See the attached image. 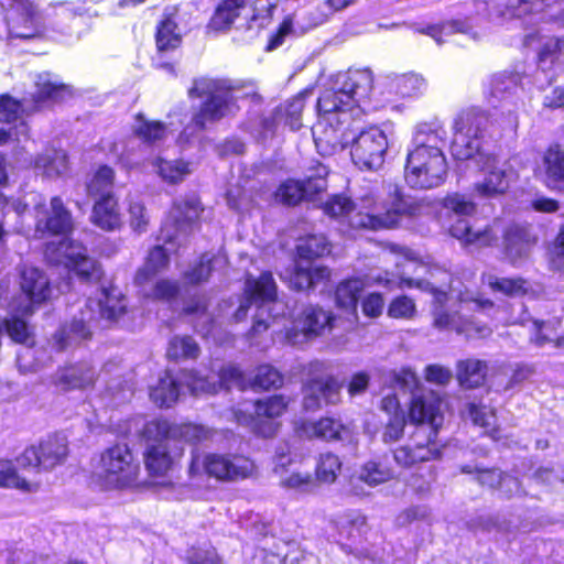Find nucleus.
<instances>
[{
  "instance_id": "nucleus-41",
  "label": "nucleus",
  "mask_w": 564,
  "mask_h": 564,
  "mask_svg": "<svg viewBox=\"0 0 564 564\" xmlns=\"http://www.w3.org/2000/svg\"><path fill=\"white\" fill-rule=\"evenodd\" d=\"M468 414L473 423L482 427L492 440H500L499 429L496 425V411L491 405L481 402H470L468 404Z\"/></svg>"
},
{
  "instance_id": "nucleus-4",
  "label": "nucleus",
  "mask_w": 564,
  "mask_h": 564,
  "mask_svg": "<svg viewBox=\"0 0 564 564\" xmlns=\"http://www.w3.org/2000/svg\"><path fill=\"white\" fill-rule=\"evenodd\" d=\"M323 209L328 216L347 223L351 228L379 230L394 227L403 215L414 214L416 207L394 187L387 203H377L372 195L355 200L334 195L324 204Z\"/></svg>"
},
{
  "instance_id": "nucleus-50",
  "label": "nucleus",
  "mask_w": 564,
  "mask_h": 564,
  "mask_svg": "<svg viewBox=\"0 0 564 564\" xmlns=\"http://www.w3.org/2000/svg\"><path fill=\"white\" fill-rule=\"evenodd\" d=\"M366 283L361 279H349L341 282L336 290V303L345 310L356 311L357 302L360 293L364 291Z\"/></svg>"
},
{
  "instance_id": "nucleus-8",
  "label": "nucleus",
  "mask_w": 564,
  "mask_h": 564,
  "mask_svg": "<svg viewBox=\"0 0 564 564\" xmlns=\"http://www.w3.org/2000/svg\"><path fill=\"white\" fill-rule=\"evenodd\" d=\"M188 95L191 98L204 99L193 116V124L198 130L234 115L239 108L237 101L241 98L239 90L229 87L226 80L205 77L194 80Z\"/></svg>"
},
{
  "instance_id": "nucleus-44",
  "label": "nucleus",
  "mask_w": 564,
  "mask_h": 564,
  "mask_svg": "<svg viewBox=\"0 0 564 564\" xmlns=\"http://www.w3.org/2000/svg\"><path fill=\"white\" fill-rule=\"evenodd\" d=\"M310 96H312V90L305 89L288 100L278 109L276 116L279 120L284 121L292 130H299L302 127L301 115L304 109L305 99Z\"/></svg>"
},
{
  "instance_id": "nucleus-25",
  "label": "nucleus",
  "mask_w": 564,
  "mask_h": 564,
  "mask_svg": "<svg viewBox=\"0 0 564 564\" xmlns=\"http://www.w3.org/2000/svg\"><path fill=\"white\" fill-rule=\"evenodd\" d=\"M535 173L549 188L564 191V151L560 145H551L544 152Z\"/></svg>"
},
{
  "instance_id": "nucleus-36",
  "label": "nucleus",
  "mask_w": 564,
  "mask_h": 564,
  "mask_svg": "<svg viewBox=\"0 0 564 564\" xmlns=\"http://www.w3.org/2000/svg\"><path fill=\"white\" fill-rule=\"evenodd\" d=\"M0 487L25 492L42 490L39 480H31L21 476L17 471L14 463L10 459H0Z\"/></svg>"
},
{
  "instance_id": "nucleus-15",
  "label": "nucleus",
  "mask_w": 564,
  "mask_h": 564,
  "mask_svg": "<svg viewBox=\"0 0 564 564\" xmlns=\"http://www.w3.org/2000/svg\"><path fill=\"white\" fill-rule=\"evenodd\" d=\"M68 455L67 440L64 435L54 434L41 441L37 446L26 447L18 457L21 468H39L51 470L62 465Z\"/></svg>"
},
{
  "instance_id": "nucleus-23",
  "label": "nucleus",
  "mask_w": 564,
  "mask_h": 564,
  "mask_svg": "<svg viewBox=\"0 0 564 564\" xmlns=\"http://www.w3.org/2000/svg\"><path fill=\"white\" fill-rule=\"evenodd\" d=\"M11 39H32L43 31L42 19L33 3L17 0L14 15L8 22Z\"/></svg>"
},
{
  "instance_id": "nucleus-16",
  "label": "nucleus",
  "mask_w": 564,
  "mask_h": 564,
  "mask_svg": "<svg viewBox=\"0 0 564 564\" xmlns=\"http://www.w3.org/2000/svg\"><path fill=\"white\" fill-rule=\"evenodd\" d=\"M334 315L318 306H307L293 321L292 327L285 329V340L291 345H301L317 336L330 332L334 327Z\"/></svg>"
},
{
  "instance_id": "nucleus-58",
  "label": "nucleus",
  "mask_w": 564,
  "mask_h": 564,
  "mask_svg": "<svg viewBox=\"0 0 564 564\" xmlns=\"http://www.w3.org/2000/svg\"><path fill=\"white\" fill-rule=\"evenodd\" d=\"M358 477L367 485L376 486L390 480L392 477V471L389 467L382 465L381 463L371 460L361 467Z\"/></svg>"
},
{
  "instance_id": "nucleus-35",
  "label": "nucleus",
  "mask_w": 564,
  "mask_h": 564,
  "mask_svg": "<svg viewBox=\"0 0 564 564\" xmlns=\"http://www.w3.org/2000/svg\"><path fill=\"white\" fill-rule=\"evenodd\" d=\"M185 372L186 371L182 372L180 380L174 379L169 372H166L164 377L160 378L158 384L151 388V400L161 408L172 406L178 399L180 384H185L187 387L184 378Z\"/></svg>"
},
{
  "instance_id": "nucleus-46",
  "label": "nucleus",
  "mask_w": 564,
  "mask_h": 564,
  "mask_svg": "<svg viewBox=\"0 0 564 564\" xmlns=\"http://www.w3.org/2000/svg\"><path fill=\"white\" fill-rule=\"evenodd\" d=\"M482 283L488 285L495 293H501L509 296H520L528 292L529 284L521 278H498L492 274H485Z\"/></svg>"
},
{
  "instance_id": "nucleus-3",
  "label": "nucleus",
  "mask_w": 564,
  "mask_h": 564,
  "mask_svg": "<svg viewBox=\"0 0 564 564\" xmlns=\"http://www.w3.org/2000/svg\"><path fill=\"white\" fill-rule=\"evenodd\" d=\"M487 122L485 113L474 109L458 113L453 122L451 150L457 160H469L477 154L484 177L475 184L474 191L481 197L491 198L505 194L518 174L509 161L480 152V139Z\"/></svg>"
},
{
  "instance_id": "nucleus-14",
  "label": "nucleus",
  "mask_w": 564,
  "mask_h": 564,
  "mask_svg": "<svg viewBox=\"0 0 564 564\" xmlns=\"http://www.w3.org/2000/svg\"><path fill=\"white\" fill-rule=\"evenodd\" d=\"M200 212V203L195 195L176 199L162 227V239L169 243H180L197 228Z\"/></svg>"
},
{
  "instance_id": "nucleus-17",
  "label": "nucleus",
  "mask_w": 564,
  "mask_h": 564,
  "mask_svg": "<svg viewBox=\"0 0 564 564\" xmlns=\"http://www.w3.org/2000/svg\"><path fill=\"white\" fill-rule=\"evenodd\" d=\"M290 402V398L281 394L260 399L254 403V417L237 415V421L240 424H251L252 430L263 437H271L280 427L276 419L285 412Z\"/></svg>"
},
{
  "instance_id": "nucleus-10",
  "label": "nucleus",
  "mask_w": 564,
  "mask_h": 564,
  "mask_svg": "<svg viewBox=\"0 0 564 564\" xmlns=\"http://www.w3.org/2000/svg\"><path fill=\"white\" fill-rule=\"evenodd\" d=\"M448 171L443 151L409 150L404 167L405 182L413 188L430 189L445 182Z\"/></svg>"
},
{
  "instance_id": "nucleus-34",
  "label": "nucleus",
  "mask_w": 564,
  "mask_h": 564,
  "mask_svg": "<svg viewBox=\"0 0 564 564\" xmlns=\"http://www.w3.org/2000/svg\"><path fill=\"white\" fill-rule=\"evenodd\" d=\"M522 324L528 326L531 341L535 345L543 346L547 343H555L556 346L564 345V335L558 332V327L562 325L560 318H552L547 322L528 319L522 321Z\"/></svg>"
},
{
  "instance_id": "nucleus-45",
  "label": "nucleus",
  "mask_w": 564,
  "mask_h": 564,
  "mask_svg": "<svg viewBox=\"0 0 564 564\" xmlns=\"http://www.w3.org/2000/svg\"><path fill=\"white\" fill-rule=\"evenodd\" d=\"M145 467L151 475L163 476L173 465L165 443L149 445L144 454Z\"/></svg>"
},
{
  "instance_id": "nucleus-48",
  "label": "nucleus",
  "mask_w": 564,
  "mask_h": 564,
  "mask_svg": "<svg viewBox=\"0 0 564 564\" xmlns=\"http://www.w3.org/2000/svg\"><path fill=\"white\" fill-rule=\"evenodd\" d=\"M134 134L140 138L143 142L155 144L160 141H164L170 131L160 121L147 120L142 115L135 117L133 124Z\"/></svg>"
},
{
  "instance_id": "nucleus-49",
  "label": "nucleus",
  "mask_w": 564,
  "mask_h": 564,
  "mask_svg": "<svg viewBox=\"0 0 564 564\" xmlns=\"http://www.w3.org/2000/svg\"><path fill=\"white\" fill-rule=\"evenodd\" d=\"M113 178L115 172L111 167L107 165L99 166L87 183L88 195L96 198L113 196Z\"/></svg>"
},
{
  "instance_id": "nucleus-37",
  "label": "nucleus",
  "mask_w": 564,
  "mask_h": 564,
  "mask_svg": "<svg viewBox=\"0 0 564 564\" xmlns=\"http://www.w3.org/2000/svg\"><path fill=\"white\" fill-rule=\"evenodd\" d=\"M156 174L169 184L183 182L193 172V165L182 159L165 160L158 158L153 162Z\"/></svg>"
},
{
  "instance_id": "nucleus-55",
  "label": "nucleus",
  "mask_w": 564,
  "mask_h": 564,
  "mask_svg": "<svg viewBox=\"0 0 564 564\" xmlns=\"http://www.w3.org/2000/svg\"><path fill=\"white\" fill-rule=\"evenodd\" d=\"M297 252L302 260L307 261L313 258L323 257L330 252L329 243L324 236H310L299 246Z\"/></svg>"
},
{
  "instance_id": "nucleus-56",
  "label": "nucleus",
  "mask_w": 564,
  "mask_h": 564,
  "mask_svg": "<svg viewBox=\"0 0 564 564\" xmlns=\"http://www.w3.org/2000/svg\"><path fill=\"white\" fill-rule=\"evenodd\" d=\"M462 471L465 474H474L476 475V480L488 490H495L502 488L503 484L507 481H511L510 477L502 476V473L498 469H478L471 466H463Z\"/></svg>"
},
{
  "instance_id": "nucleus-7",
  "label": "nucleus",
  "mask_w": 564,
  "mask_h": 564,
  "mask_svg": "<svg viewBox=\"0 0 564 564\" xmlns=\"http://www.w3.org/2000/svg\"><path fill=\"white\" fill-rule=\"evenodd\" d=\"M252 305L257 306L252 336L267 330L270 322L275 323L280 316L285 315L288 305L276 299V284L270 272H263L258 279L247 278L245 296L235 313V319H243Z\"/></svg>"
},
{
  "instance_id": "nucleus-29",
  "label": "nucleus",
  "mask_w": 564,
  "mask_h": 564,
  "mask_svg": "<svg viewBox=\"0 0 564 564\" xmlns=\"http://www.w3.org/2000/svg\"><path fill=\"white\" fill-rule=\"evenodd\" d=\"M534 242L535 240L531 237L528 229L521 226L511 225L505 230L503 243L506 254L513 264L528 258Z\"/></svg>"
},
{
  "instance_id": "nucleus-5",
  "label": "nucleus",
  "mask_w": 564,
  "mask_h": 564,
  "mask_svg": "<svg viewBox=\"0 0 564 564\" xmlns=\"http://www.w3.org/2000/svg\"><path fill=\"white\" fill-rule=\"evenodd\" d=\"M409 417L410 422L415 424V431L411 436L414 445L397 448L393 453L395 463L409 467L437 458L440 456V447L436 443L437 432L444 421L442 399L433 392L414 395Z\"/></svg>"
},
{
  "instance_id": "nucleus-21",
  "label": "nucleus",
  "mask_w": 564,
  "mask_h": 564,
  "mask_svg": "<svg viewBox=\"0 0 564 564\" xmlns=\"http://www.w3.org/2000/svg\"><path fill=\"white\" fill-rule=\"evenodd\" d=\"M295 432L305 438L324 441L352 442L355 434L349 425L333 417H322L317 421H300L295 423Z\"/></svg>"
},
{
  "instance_id": "nucleus-52",
  "label": "nucleus",
  "mask_w": 564,
  "mask_h": 564,
  "mask_svg": "<svg viewBox=\"0 0 564 564\" xmlns=\"http://www.w3.org/2000/svg\"><path fill=\"white\" fill-rule=\"evenodd\" d=\"M182 42L181 33L176 23L171 18H165L158 25L156 47L160 52L175 50Z\"/></svg>"
},
{
  "instance_id": "nucleus-42",
  "label": "nucleus",
  "mask_w": 564,
  "mask_h": 564,
  "mask_svg": "<svg viewBox=\"0 0 564 564\" xmlns=\"http://www.w3.org/2000/svg\"><path fill=\"white\" fill-rule=\"evenodd\" d=\"M35 87L36 107H40V102L46 100L59 101L69 95L68 88L65 85L58 84L50 74L37 75Z\"/></svg>"
},
{
  "instance_id": "nucleus-9",
  "label": "nucleus",
  "mask_w": 564,
  "mask_h": 564,
  "mask_svg": "<svg viewBox=\"0 0 564 564\" xmlns=\"http://www.w3.org/2000/svg\"><path fill=\"white\" fill-rule=\"evenodd\" d=\"M98 468V477L108 490H126L139 485L140 465L127 444L105 449Z\"/></svg>"
},
{
  "instance_id": "nucleus-54",
  "label": "nucleus",
  "mask_w": 564,
  "mask_h": 564,
  "mask_svg": "<svg viewBox=\"0 0 564 564\" xmlns=\"http://www.w3.org/2000/svg\"><path fill=\"white\" fill-rule=\"evenodd\" d=\"M340 467L341 462L338 456L333 453L321 454L315 469L316 480L326 484L334 482Z\"/></svg>"
},
{
  "instance_id": "nucleus-18",
  "label": "nucleus",
  "mask_w": 564,
  "mask_h": 564,
  "mask_svg": "<svg viewBox=\"0 0 564 564\" xmlns=\"http://www.w3.org/2000/svg\"><path fill=\"white\" fill-rule=\"evenodd\" d=\"M558 0H507L500 14L506 18L525 19L531 22H554L564 26V8H554Z\"/></svg>"
},
{
  "instance_id": "nucleus-26",
  "label": "nucleus",
  "mask_w": 564,
  "mask_h": 564,
  "mask_svg": "<svg viewBox=\"0 0 564 564\" xmlns=\"http://www.w3.org/2000/svg\"><path fill=\"white\" fill-rule=\"evenodd\" d=\"M383 91L387 94V101H392V96L401 98H415L423 95L427 88L426 80L423 76L409 73L387 77L382 83Z\"/></svg>"
},
{
  "instance_id": "nucleus-13",
  "label": "nucleus",
  "mask_w": 564,
  "mask_h": 564,
  "mask_svg": "<svg viewBox=\"0 0 564 564\" xmlns=\"http://www.w3.org/2000/svg\"><path fill=\"white\" fill-rule=\"evenodd\" d=\"M45 256L50 262L63 264L83 280L96 278L98 274L95 261L86 254V248L68 238L50 241Z\"/></svg>"
},
{
  "instance_id": "nucleus-64",
  "label": "nucleus",
  "mask_w": 564,
  "mask_h": 564,
  "mask_svg": "<svg viewBox=\"0 0 564 564\" xmlns=\"http://www.w3.org/2000/svg\"><path fill=\"white\" fill-rule=\"evenodd\" d=\"M387 313L391 318L411 319L415 316L416 305L405 295L397 296L389 304Z\"/></svg>"
},
{
  "instance_id": "nucleus-12",
  "label": "nucleus",
  "mask_w": 564,
  "mask_h": 564,
  "mask_svg": "<svg viewBox=\"0 0 564 564\" xmlns=\"http://www.w3.org/2000/svg\"><path fill=\"white\" fill-rule=\"evenodd\" d=\"M351 159L352 162L365 170H378L384 162L389 148L388 134L377 126L369 127L355 135L351 132Z\"/></svg>"
},
{
  "instance_id": "nucleus-19",
  "label": "nucleus",
  "mask_w": 564,
  "mask_h": 564,
  "mask_svg": "<svg viewBox=\"0 0 564 564\" xmlns=\"http://www.w3.org/2000/svg\"><path fill=\"white\" fill-rule=\"evenodd\" d=\"M327 174V167L318 164L316 174L308 176L305 181L288 180L282 183L275 192V199L285 205H296L303 199L313 200L326 188Z\"/></svg>"
},
{
  "instance_id": "nucleus-1",
  "label": "nucleus",
  "mask_w": 564,
  "mask_h": 564,
  "mask_svg": "<svg viewBox=\"0 0 564 564\" xmlns=\"http://www.w3.org/2000/svg\"><path fill=\"white\" fill-rule=\"evenodd\" d=\"M373 76L369 69L340 74L336 87L317 100L318 121L312 128L317 151L332 155L350 144V119L366 104L372 91Z\"/></svg>"
},
{
  "instance_id": "nucleus-60",
  "label": "nucleus",
  "mask_w": 564,
  "mask_h": 564,
  "mask_svg": "<svg viewBox=\"0 0 564 564\" xmlns=\"http://www.w3.org/2000/svg\"><path fill=\"white\" fill-rule=\"evenodd\" d=\"M283 383L282 375L270 365H262L257 368L253 380L250 381V387L270 389L279 388Z\"/></svg>"
},
{
  "instance_id": "nucleus-31",
  "label": "nucleus",
  "mask_w": 564,
  "mask_h": 564,
  "mask_svg": "<svg viewBox=\"0 0 564 564\" xmlns=\"http://www.w3.org/2000/svg\"><path fill=\"white\" fill-rule=\"evenodd\" d=\"M93 224L102 230L112 231L118 229L122 221L115 196L97 198L90 216Z\"/></svg>"
},
{
  "instance_id": "nucleus-2",
  "label": "nucleus",
  "mask_w": 564,
  "mask_h": 564,
  "mask_svg": "<svg viewBox=\"0 0 564 564\" xmlns=\"http://www.w3.org/2000/svg\"><path fill=\"white\" fill-rule=\"evenodd\" d=\"M430 280H414V279H400L399 282L391 278L389 273L379 274L373 278V283L382 285L388 290L394 289L397 285L402 288L415 286L422 291L432 294V315L433 325L438 329H454L459 334L466 336L478 335L481 337L487 336L490 330L482 326L479 327L474 321L466 318L463 310H485L492 306L489 300H481L474 295L473 292L459 286L454 285L449 273L446 270L434 268L431 272Z\"/></svg>"
},
{
  "instance_id": "nucleus-51",
  "label": "nucleus",
  "mask_w": 564,
  "mask_h": 564,
  "mask_svg": "<svg viewBox=\"0 0 564 564\" xmlns=\"http://www.w3.org/2000/svg\"><path fill=\"white\" fill-rule=\"evenodd\" d=\"M420 32L434 39L437 44H442L443 42H445L446 40L444 37L456 33L467 34L471 39L477 37V34L473 32L471 26H469L466 22L463 21H451L442 25H430L426 29L421 30Z\"/></svg>"
},
{
  "instance_id": "nucleus-33",
  "label": "nucleus",
  "mask_w": 564,
  "mask_h": 564,
  "mask_svg": "<svg viewBox=\"0 0 564 564\" xmlns=\"http://www.w3.org/2000/svg\"><path fill=\"white\" fill-rule=\"evenodd\" d=\"M446 130L436 123L420 124L413 137V150H425L426 152L443 151L446 145Z\"/></svg>"
},
{
  "instance_id": "nucleus-43",
  "label": "nucleus",
  "mask_w": 564,
  "mask_h": 564,
  "mask_svg": "<svg viewBox=\"0 0 564 564\" xmlns=\"http://www.w3.org/2000/svg\"><path fill=\"white\" fill-rule=\"evenodd\" d=\"M486 373L487 365L481 360L466 359L457 364V379L465 388H476L482 384Z\"/></svg>"
},
{
  "instance_id": "nucleus-38",
  "label": "nucleus",
  "mask_w": 564,
  "mask_h": 564,
  "mask_svg": "<svg viewBox=\"0 0 564 564\" xmlns=\"http://www.w3.org/2000/svg\"><path fill=\"white\" fill-rule=\"evenodd\" d=\"M34 169L45 177L59 176L67 171L66 153L63 150H46L36 158Z\"/></svg>"
},
{
  "instance_id": "nucleus-63",
  "label": "nucleus",
  "mask_w": 564,
  "mask_h": 564,
  "mask_svg": "<svg viewBox=\"0 0 564 564\" xmlns=\"http://www.w3.org/2000/svg\"><path fill=\"white\" fill-rule=\"evenodd\" d=\"M443 206L446 210L453 213L454 217L469 216L476 209L475 204L470 199L458 193L447 195L444 198Z\"/></svg>"
},
{
  "instance_id": "nucleus-53",
  "label": "nucleus",
  "mask_w": 564,
  "mask_h": 564,
  "mask_svg": "<svg viewBox=\"0 0 564 564\" xmlns=\"http://www.w3.org/2000/svg\"><path fill=\"white\" fill-rule=\"evenodd\" d=\"M187 314L196 315L195 328L203 336L207 337L213 334L214 318L206 310L205 299H198L188 303L185 307Z\"/></svg>"
},
{
  "instance_id": "nucleus-6",
  "label": "nucleus",
  "mask_w": 564,
  "mask_h": 564,
  "mask_svg": "<svg viewBox=\"0 0 564 564\" xmlns=\"http://www.w3.org/2000/svg\"><path fill=\"white\" fill-rule=\"evenodd\" d=\"M127 301L118 288L110 286L100 290L98 299H88L86 310L79 318H74L55 335L58 350H65L79 345L91 336V325L98 318L118 319L126 311Z\"/></svg>"
},
{
  "instance_id": "nucleus-11",
  "label": "nucleus",
  "mask_w": 564,
  "mask_h": 564,
  "mask_svg": "<svg viewBox=\"0 0 564 564\" xmlns=\"http://www.w3.org/2000/svg\"><path fill=\"white\" fill-rule=\"evenodd\" d=\"M203 473L221 481H238L252 477L256 466L252 460L243 456L229 457L217 454L200 456L193 453L189 474L195 476Z\"/></svg>"
},
{
  "instance_id": "nucleus-30",
  "label": "nucleus",
  "mask_w": 564,
  "mask_h": 564,
  "mask_svg": "<svg viewBox=\"0 0 564 564\" xmlns=\"http://www.w3.org/2000/svg\"><path fill=\"white\" fill-rule=\"evenodd\" d=\"M329 275L330 272L326 267L313 265L301 259L295 263L294 271L290 276V284L297 291H304L326 281Z\"/></svg>"
},
{
  "instance_id": "nucleus-62",
  "label": "nucleus",
  "mask_w": 564,
  "mask_h": 564,
  "mask_svg": "<svg viewBox=\"0 0 564 564\" xmlns=\"http://www.w3.org/2000/svg\"><path fill=\"white\" fill-rule=\"evenodd\" d=\"M174 424L166 420L155 419L149 421L142 431V435L148 441L156 442V444L164 443L165 440L172 438V430Z\"/></svg>"
},
{
  "instance_id": "nucleus-47",
  "label": "nucleus",
  "mask_w": 564,
  "mask_h": 564,
  "mask_svg": "<svg viewBox=\"0 0 564 564\" xmlns=\"http://www.w3.org/2000/svg\"><path fill=\"white\" fill-rule=\"evenodd\" d=\"M245 7L246 0H224L210 20V26L217 31L228 29Z\"/></svg>"
},
{
  "instance_id": "nucleus-28",
  "label": "nucleus",
  "mask_w": 564,
  "mask_h": 564,
  "mask_svg": "<svg viewBox=\"0 0 564 564\" xmlns=\"http://www.w3.org/2000/svg\"><path fill=\"white\" fill-rule=\"evenodd\" d=\"M227 265L226 254L206 252L199 260L191 265L183 273V282L188 285H198L209 280L212 272L220 270Z\"/></svg>"
},
{
  "instance_id": "nucleus-61",
  "label": "nucleus",
  "mask_w": 564,
  "mask_h": 564,
  "mask_svg": "<svg viewBox=\"0 0 564 564\" xmlns=\"http://www.w3.org/2000/svg\"><path fill=\"white\" fill-rule=\"evenodd\" d=\"M209 436V430L203 425L192 423L174 424V429L172 430L173 440H183L191 443L207 440Z\"/></svg>"
},
{
  "instance_id": "nucleus-22",
  "label": "nucleus",
  "mask_w": 564,
  "mask_h": 564,
  "mask_svg": "<svg viewBox=\"0 0 564 564\" xmlns=\"http://www.w3.org/2000/svg\"><path fill=\"white\" fill-rule=\"evenodd\" d=\"M36 232L65 236L72 229V217L59 197H53L50 210L44 204L36 205Z\"/></svg>"
},
{
  "instance_id": "nucleus-20",
  "label": "nucleus",
  "mask_w": 564,
  "mask_h": 564,
  "mask_svg": "<svg viewBox=\"0 0 564 564\" xmlns=\"http://www.w3.org/2000/svg\"><path fill=\"white\" fill-rule=\"evenodd\" d=\"M217 377L219 379L218 383L214 380V377H202L196 372L184 373L187 388L195 395L200 393H216L220 387H225L226 389L236 387L240 390H245L250 386V381L245 378L242 371L236 366L229 365L224 367Z\"/></svg>"
},
{
  "instance_id": "nucleus-24",
  "label": "nucleus",
  "mask_w": 564,
  "mask_h": 564,
  "mask_svg": "<svg viewBox=\"0 0 564 564\" xmlns=\"http://www.w3.org/2000/svg\"><path fill=\"white\" fill-rule=\"evenodd\" d=\"M341 384L332 376L310 380L304 386L303 405L314 411L325 404H336L340 399Z\"/></svg>"
},
{
  "instance_id": "nucleus-57",
  "label": "nucleus",
  "mask_w": 564,
  "mask_h": 564,
  "mask_svg": "<svg viewBox=\"0 0 564 564\" xmlns=\"http://www.w3.org/2000/svg\"><path fill=\"white\" fill-rule=\"evenodd\" d=\"M139 286L145 297L153 300L169 301L174 299L180 292V288L176 282L165 279L156 281L155 284L151 286L148 285V282Z\"/></svg>"
},
{
  "instance_id": "nucleus-59",
  "label": "nucleus",
  "mask_w": 564,
  "mask_h": 564,
  "mask_svg": "<svg viewBox=\"0 0 564 564\" xmlns=\"http://www.w3.org/2000/svg\"><path fill=\"white\" fill-rule=\"evenodd\" d=\"M198 352V345L192 337H174L170 341L167 357L171 359L196 358Z\"/></svg>"
},
{
  "instance_id": "nucleus-32",
  "label": "nucleus",
  "mask_w": 564,
  "mask_h": 564,
  "mask_svg": "<svg viewBox=\"0 0 564 564\" xmlns=\"http://www.w3.org/2000/svg\"><path fill=\"white\" fill-rule=\"evenodd\" d=\"M95 381V371L86 365L70 366L56 371L54 384L64 391L86 388Z\"/></svg>"
},
{
  "instance_id": "nucleus-39",
  "label": "nucleus",
  "mask_w": 564,
  "mask_h": 564,
  "mask_svg": "<svg viewBox=\"0 0 564 564\" xmlns=\"http://www.w3.org/2000/svg\"><path fill=\"white\" fill-rule=\"evenodd\" d=\"M169 264V250L163 246H156L150 250L147 261L135 274V283L142 285L150 282L159 272Z\"/></svg>"
},
{
  "instance_id": "nucleus-27",
  "label": "nucleus",
  "mask_w": 564,
  "mask_h": 564,
  "mask_svg": "<svg viewBox=\"0 0 564 564\" xmlns=\"http://www.w3.org/2000/svg\"><path fill=\"white\" fill-rule=\"evenodd\" d=\"M455 224L448 228L449 234L465 243H475L479 247L490 246L498 240L499 232L502 231L500 223L495 221L484 230L473 231L468 220L465 217H456Z\"/></svg>"
},
{
  "instance_id": "nucleus-40",
  "label": "nucleus",
  "mask_w": 564,
  "mask_h": 564,
  "mask_svg": "<svg viewBox=\"0 0 564 564\" xmlns=\"http://www.w3.org/2000/svg\"><path fill=\"white\" fill-rule=\"evenodd\" d=\"M333 524L341 540L355 541L366 532L365 528L367 522L366 517L358 512L351 511L338 516L335 520H333Z\"/></svg>"
}]
</instances>
